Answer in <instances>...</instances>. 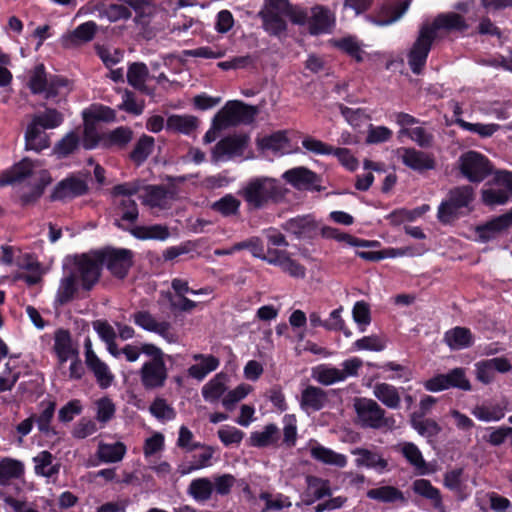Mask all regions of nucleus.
Here are the masks:
<instances>
[{
  "mask_svg": "<svg viewBox=\"0 0 512 512\" xmlns=\"http://www.w3.org/2000/svg\"><path fill=\"white\" fill-rule=\"evenodd\" d=\"M249 141L250 138L245 133L232 134L222 138L211 151V161L218 163L243 156Z\"/></svg>",
  "mask_w": 512,
  "mask_h": 512,
  "instance_id": "obj_11",
  "label": "nucleus"
},
{
  "mask_svg": "<svg viewBox=\"0 0 512 512\" xmlns=\"http://www.w3.org/2000/svg\"><path fill=\"white\" fill-rule=\"evenodd\" d=\"M68 85V80L58 75L47 77L42 63L29 71L28 87L33 94H45V98H54L61 88Z\"/></svg>",
  "mask_w": 512,
  "mask_h": 512,
  "instance_id": "obj_9",
  "label": "nucleus"
},
{
  "mask_svg": "<svg viewBox=\"0 0 512 512\" xmlns=\"http://www.w3.org/2000/svg\"><path fill=\"white\" fill-rule=\"evenodd\" d=\"M195 360H201L200 364L192 365L188 369V373L191 377L202 380L208 373L216 370L219 366V359L213 355H194Z\"/></svg>",
  "mask_w": 512,
  "mask_h": 512,
  "instance_id": "obj_35",
  "label": "nucleus"
},
{
  "mask_svg": "<svg viewBox=\"0 0 512 512\" xmlns=\"http://www.w3.org/2000/svg\"><path fill=\"white\" fill-rule=\"evenodd\" d=\"M98 258V250L75 257L71 273L81 282L84 290H91L100 279L102 263Z\"/></svg>",
  "mask_w": 512,
  "mask_h": 512,
  "instance_id": "obj_8",
  "label": "nucleus"
},
{
  "mask_svg": "<svg viewBox=\"0 0 512 512\" xmlns=\"http://www.w3.org/2000/svg\"><path fill=\"white\" fill-rule=\"evenodd\" d=\"M33 167L34 163L31 159L23 158L10 170L4 172L0 176V186L11 185L15 182L22 181L31 174Z\"/></svg>",
  "mask_w": 512,
  "mask_h": 512,
  "instance_id": "obj_27",
  "label": "nucleus"
},
{
  "mask_svg": "<svg viewBox=\"0 0 512 512\" xmlns=\"http://www.w3.org/2000/svg\"><path fill=\"white\" fill-rule=\"evenodd\" d=\"M154 148V138L148 135H142L136 142L133 150L130 152V159L137 166L143 164Z\"/></svg>",
  "mask_w": 512,
  "mask_h": 512,
  "instance_id": "obj_43",
  "label": "nucleus"
},
{
  "mask_svg": "<svg viewBox=\"0 0 512 512\" xmlns=\"http://www.w3.org/2000/svg\"><path fill=\"white\" fill-rule=\"evenodd\" d=\"M53 455L49 451H41L33 458L35 473L39 476L51 478L59 473L60 465L53 464Z\"/></svg>",
  "mask_w": 512,
  "mask_h": 512,
  "instance_id": "obj_37",
  "label": "nucleus"
},
{
  "mask_svg": "<svg viewBox=\"0 0 512 512\" xmlns=\"http://www.w3.org/2000/svg\"><path fill=\"white\" fill-rule=\"evenodd\" d=\"M188 493L196 501L204 502L211 498L213 493V482L208 478H197L191 481Z\"/></svg>",
  "mask_w": 512,
  "mask_h": 512,
  "instance_id": "obj_48",
  "label": "nucleus"
},
{
  "mask_svg": "<svg viewBox=\"0 0 512 512\" xmlns=\"http://www.w3.org/2000/svg\"><path fill=\"white\" fill-rule=\"evenodd\" d=\"M283 229L298 238L312 239L318 234V225L311 215L297 216L287 220Z\"/></svg>",
  "mask_w": 512,
  "mask_h": 512,
  "instance_id": "obj_19",
  "label": "nucleus"
},
{
  "mask_svg": "<svg viewBox=\"0 0 512 512\" xmlns=\"http://www.w3.org/2000/svg\"><path fill=\"white\" fill-rule=\"evenodd\" d=\"M49 146L50 140L45 129L31 122L25 132V149L41 152Z\"/></svg>",
  "mask_w": 512,
  "mask_h": 512,
  "instance_id": "obj_25",
  "label": "nucleus"
},
{
  "mask_svg": "<svg viewBox=\"0 0 512 512\" xmlns=\"http://www.w3.org/2000/svg\"><path fill=\"white\" fill-rule=\"evenodd\" d=\"M23 474L24 465L21 461L8 457L0 461V485H7L11 479H18Z\"/></svg>",
  "mask_w": 512,
  "mask_h": 512,
  "instance_id": "obj_38",
  "label": "nucleus"
},
{
  "mask_svg": "<svg viewBox=\"0 0 512 512\" xmlns=\"http://www.w3.org/2000/svg\"><path fill=\"white\" fill-rule=\"evenodd\" d=\"M353 407L356 412L357 423L362 428L391 429L394 425V419L386 417V411L373 399L355 398Z\"/></svg>",
  "mask_w": 512,
  "mask_h": 512,
  "instance_id": "obj_4",
  "label": "nucleus"
},
{
  "mask_svg": "<svg viewBox=\"0 0 512 512\" xmlns=\"http://www.w3.org/2000/svg\"><path fill=\"white\" fill-rule=\"evenodd\" d=\"M143 354L150 357L139 370L142 386L146 390H155L164 387L168 379V369L165 364L164 352L152 343L143 344Z\"/></svg>",
  "mask_w": 512,
  "mask_h": 512,
  "instance_id": "obj_3",
  "label": "nucleus"
},
{
  "mask_svg": "<svg viewBox=\"0 0 512 512\" xmlns=\"http://www.w3.org/2000/svg\"><path fill=\"white\" fill-rule=\"evenodd\" d=\"M116 209L120 216V219L115 220V225L119 228H123L120 221L135 223L139 216L137 203L130 198H123L116 203Z\"/></svg>",
  "mask_w": 512,
  "mask_h": 512,
  "instance_id": "obj_44",
  "label": "nucleus"
},
{
  "mask_svg": "<svg viewBox=\"0 0 512 512\" xmlns=\"http://www.w3.org/2000/svg\"><path fill=\"white\" fill-rule=\"evenodd\" d=\"M367 497L382 503H396L405 504L407 499L403 492L398 488L390 485L373 488L367 491Z\"/></svg>",
  "mask_w": 512,
  "mask_h": 512,
  "instance_id": "obj_29",
  "label": "nucleus"
},
{
  "mask_svg": "<svg viewBox=\"0 0 512 512\" xmlns=\"http://www.w3.org/2000/svg\"><path fill=\"white\" fill-rule=\"evenodd\" d=\"M100 17L107 18L110 22H117L119 20H127L131 17L130 9L123 4H110L102 9L97 8Z\"/></svg>",
  "mask_w": 512,
  "mask_h": 512,
  "instance_id": "obj_58",
  "label": "nucleus"
},
{
  "mask_svg": "<svg viewBox=\"0 0 512 512\" xmlns=\"http://www.w3.org/2000/svg\"><path fill=\"white\" fill-rule=\"evenodd\" d=\"M198 125L199 120L193 115H171L166 121L167 130L182 134L192 133Z\"/></svg>",
  "mask_w": 512,
  "mask_h": 512,
  "instance_id": "obj_33",
  "label": "nucleus"
},
{
  "mask_svg": "<svg viewBox=\"0 0 512 512\" xmlns=\"http://www.w3.org/2000/svg\"><path fill=\"white\" fill-rule=\"evenodd\" d=\"M302 146L315 155H331L334 152L333 146L310 136L302 140Z\"/></svg>",
  "mask_w": 512,
  "mask_h": 512,
  "instance_id": "obj_64",
  "label": "nucleus"
},
{
  "mask_svg": "<svg viewBox=\"0 0 512 512\" xmlns=\"http://www.w3.org/2000/svg\"><path fill=\"white\" fill-rule=\"evenodd\" d=\"M53 349L60 364H64L70 357L78 356V348L73 344L71 333L67 329H57L54 333Z\"/></svg>",
  "mask_w": 512,
  "mask_h": 512,
  "instance_id": "obj_23",
  "label": "nucleus"
},
{
  "mask_svg": "<svg viewBox=\"0 0 512 512\" xmlns=\"http://www.w3.org/2000/svg\"><path fill=\"white\" fill-rule=\"evenodd\" d=\"M335 46L344 53L355 59L357 62L363 61V50L360 43L354 37L342 38L335 42Z\"/></svg>",
  "mask_w": 512,
  "mask_h": 512,
  "instance_id": "obj_61",
  "label": "nucleus"
},
{
  "mask_svg": "<svg viewBox=\"0 0 512 512\" xmlns=\"http://www.w3.org/2000/svg\"><path fill=\"white\" fill-rule=\"evenodd\" d=\"M87 367L93 372L97 383L101 388H108L114 379L113 374L109 371L108 366L97 357L85 362Z\"/></svg>",
  "mask_w": 512,
  "mask_h": 512,
  "instance_id": "obj_45",
  "label": "nucleus"
},
{
  "mask_svg": "<svg viewBox=\"0 0 512 512\" xmlns=\"http://www.w3.org/2000/svg\"><path fill=\"white\" fill-rule=\"evenodd\" d=\"M99 260L111 275L123 280L127 277L134 262V253L126 248L106 247L98 250Z\"/></svg>",
  "mask_w": 512,
  "mask_h": 512,
  "instance_id": "obj_7",
  "label": "nucleus"
},
{
  "mask_svg": "<svg viewBox=\"0 0 512 512\" xmlns=\"http://www.w3.org/2000/svg\"><path fill=\"white\" fill-rule=\"evenodd\" d=\"M262 20L263 29L271 36H281L287 31V22L284 17L296 25H305L307 9L293 5L289 0H264L263 7L258 12Z\"/></svg>",
  "mask_w": 512,
  "mask_h": 512,
  "instance_id": "obj_1",
  "label": "nucleus"
},
{
  "mask_svg": "<svg viewBox=\"0 0 512 512\" xmlns=\"http://www.w3.org/2000/svg\"><path fill=\"white\" fill-rule=\"evenodd\" d=\"M282 178L297 190L320 191L322 189L321 177L304 166L285 171Z\"/></svg>",
  "mask_w": 512,
  "mask_h": 512,
  "instance_id": "obj_15",
  "label": "nucleus"
},
{
  "mask_svg": "<svg viewBox=\"0 0 512 512\" xmlns=\"http://www.w3.org/2000/svg\"><path fill=\"white\" fill-rule=\"evenodd\" d=\"M313 377L320 383L326 386L332 385L337 382L344 381L341 369L320 365L313 370Z\"/></svg>",
  "mask_w": 512,
  "mask_h": 512,
  "instance_id": "obj_53",
  "label": "nucleus"
},
{
  "mask_svg": "<svg viewBox=\"0 0 512 512\" xmlns=\"http://www.w3.org/2000/svg\"><path fill=\"white\" fill-rule=\"evenodd\" d=\"M51 177L48 171L44 170L40 174L39 181L29 188V191H22L20 200L23 205L35 202L43 194L45 187L50 184Z\"/></svg>",
  "mask_w": 512,
  "mask_h": 512,
  "instance_id": "obj_49",
  "label": "nucleus"
},
{
  "mask_svg": "<svg viewBox=\"0 0 512 512\" xmlns=\"http://www.w3.org/2000/svg\"><path fill=\"white\" fill-rule=\"evenodd\" d=\"M329 402L328 393L320 387L308 385L301 392L300 406L305 411H319Z\"/></svg>",
  "mask_w": 512,
  "mask_h": 512,
  "instance_id": "obj_22",
  "label": "nucleus"
},
{
  "mask_svg": "<svg viewBox=\"0 0 512 512\" xmlns=\"http://www.w3.org/2000/svg\"><path fill=\"white\" fill-rule=\"evenodd\" d=\"M227 376L223 373L217 374L202 389V395L206 401L216 402L225 393Z\"/></svg>",
  "mask_w": 512,
  "mask_h": 512,
  "instance_id": "obj_42",
  "label": "nucleus"
},
{
  "mask_svg": "<svg viewBox=\"0 0 512 512\" xmlns=\"http://www.w3.org/2000/svg\"><path fill=\"white\" fill-rule=\"evenodd\" d=\"M512 226V209L499 215L484 225L477 226L475 231L481 242H488Z\"/></svg>",
  "mask_w": 512,
  "mask_h": 512,
  "instance_id": "obj_18",
  "label": "nucleus"
},
{
  "mask_svg": "<svg viewBox=\"0 0 512 512\" xmlns=\"http://www.w3.org/2000/svg\"><path fill=\"white\" fill-rule=\"evenodd\" d=\"M482 202L487 206L504 205L512 199V192L504 186L487 188L481 191Z\"/></svg>",
  "mask_w": 512,
  "mask_h": 512,
  "instance_id": "obj_46",
  "label": "nucleus"
},
{
  "mask_svg": "<svg viewBox=\"0 0 512 512\" xmlns=\"http://www.w3.org/2000/svg\"><path fill=\"white\" fill-rule=\"evenodd\" d=\"M421 26L423 28H427L429 34L434 38V40L441 32H464L469 27L465 18L461 14L455 12L440 13L431 23H423Z\"/></svg>",
  "mask_w": 512,
  "mask_h": 512,
  "instance_id": "obj_13",
  "label": "nucleus"
},
{
  "mask_svg": "<svg viewBox=\"0 0 512 512\" xmlns=\"http://www.w3.org/2000/svg\"><path fill=\"white\" fill-rule=\"evenodd\" d=\"M352 454L358 456L355 460L358 467L364 466L367 468H373L378 472H383L388 467L387 460L371 450L355 448L352 450Z\"/></svg>",
  "mask_w": 512,
  "mask_h": 512,
  "instance_id": "obj_28",
  "label": "nucleus"
},
{
  "mask_svg": "<svg viewBox=\"0 0 512 512\" xmlns=\"http://www.w3.org/2000/svg\"><path fill=\"white\" fill-rule=\"evenodd\" d=\"M472 414L481 421H498L502 419L505 415L504 407L500 405H494V406H476Z\"/></svg>",
  "mask_w": 512,
  "mask_h": 512,
  "instance_id": "obj_60",
  "label": "nucleus"
},
{
  "mask_svg": "<svg viewBox=\"0 0 512 512\" xmlns=\"http://www.w3.org/2000/svg\"><path fill=\"white\" fill-rule=\"evenodd\" d=\"M400 133L410 137L411 140L422 148H429L433 145V135L422 127H415L413 129L403 128Z\"/></svg>",
  "mask_w": 512,
  "mask_h": 512,
  "instance_id": "obj_63",
  "label": "nucleus"
},
{
  "mask_svg": "<svg viewBox=\"0 0 512 512\" xmlns=\"http://www.w3.org/2000/svg\"><path fill=\"white\" fill-rule=\"evenodd\" d=\"M133 139V131L130 127L120 126L112 131L102 134V147L110 148H125Z\"/></svg>",
  "mask_w": 512,
  "mask_h": 512,
  "instance_id": "obj_24",
  "label": "nucleus"
},
{
  "mask_svg": "<svg viewBox=\"0 0 512 512\" xmlns=\"http://www.w3.org/2000/svg\"><path fill=\"white\" fill-rule=\"evenodd\" d=\"M258 147L262 150L282 152L289 144V140L283 131H277L257 141Z\"/></svg>",
  "mask_w": 512,
  "mask_h": 512,
  "instance_id": "obj_52",
  "label": "nucleus"
},
{
  "mask_svg": "<svg viewBox=\"0 0 512 512\" xmlns=\"http://www.w3.org/2000/svg\"><path fill=\"white\" fill-rule=\"evenodd\" d=\"M399 155L405 166L420 173L436 167V161L432 154L415 148H401Z\"/></svg>",
  "mask_w": 512,
  "mask_h": 512,
  "instance_id": "obj_17",
  "label": "nucleus"
},
{
  "mask_svg": "<svg viewBox=\"0 0 512 512\" xmlns=\"http://www.w3.org/2000/svg\"><path fill=\"white\" fill-rule=\"evenodd\" d=\"M98 25L94 21H87L80 24L73 31L62 37V44L66 48L80 46L94 39Z\"/></svg>",
  "mask_w": 512,
  "mask_h": 512,
  "instance_id": "obj_21",
  "label": "nucleus"
},
{
  "mask_svg": "<svg viewBox=\"0 0 512 512\" xmlns=\"http://www.w3.org/2000/svg\"><path fill=\"white\" fill-rule=\"evenodd\" d=\"M307 493L311 494L313 498L306 501L307 505L312 504L316 500H320L326 496H331L332 491L330 488L329 480L322 479L317 476H306Z\"/></svg>",
  "mask_w": 512,
  "mask_h": 512,
  "instance_id": "obj_36",
  "label": "nucleus"
},
{
  "mask_svg": "<svg viewBox=\"0 0 512 512\" xmlns=\"http://www.w3.org/2000/svg\"><path fill=\"white\" fill-rule=\"evenodd\" d=\"M458 168L461 175L471 183H481L492 175L493 165L483 154L477 151H467L458 159Z\"/></svg>",
  "mask_w": 512,
  "mask_h": 512,
  "instance_id": "obj_5",
  "label": "nucleus"
},
{
  "mask_svg": "<svg viewBox=\"0 0 512 512\" xmlns=\"http://www.w3.org/2000/svg\"><path fill=\"white\" fill-rule=\"evenodd\" d=\"M433 42L434 38L429 34L427 28L421 26L418 36L407 54L408 65L414 74L422 73Z\"/></svg>",
  "mask_w": 512,
  "mask_h": 512,
  "instance_id": "obj_12",
  "label": "nucleus"
},
{
  "mask_svg": "<svg viewBox=\"0 0 512 512\" xmlns=\"http://www.w3.org/2000/svg\"><path fill=\"white\" fill-rule=\"evenodd\" d=\"M402 454L411 465L420 471L421 474L425 473L426 462L421 451L414 443H404L402 447Z\"/></svg>",
  "mask_w": 512,
  "mask_h": 512,
  "instance_id": "obj_59",
  "label": "nucleus"
},
{
  "mask_svg": "<svg viewBox=\"0 0 512 512\" xmlns=\"http://www.w3.org/2000/svg\"><path fill=\"white\" fill-rule=\"evenodd\" d=\"M257 113L255 107L241 101H228L214 116L215 128H229L241 123L249 124Z\"/></svg>",
  "mask_w": 512,
  "mask_h": 512,
  "instance_id": "obj_6",
  "label": "nucleus"
},
{
  "mask_svg": "<svg viewBox=\"0 0 512 512\" xmlns=\"http://www.w3.org/2000/svg\"><path fill=\"white\" fill-rule=\"evenodd\" d=\"M311 457L319 462L337 467H344L347 463L345 455L334 452L322 445L313 446L310 450Z\"/></svg>",
  "mask_w": 512,
  "mask_h": 512,
  "instance_id": "obj_34",
  "label": "nucleus"
},
{
  "mask_svg": "<svg viewBox=\"0 0 512 512\" xmlns=\"http://www.w3.org/2000/svg\"><path fill=\"white\" fill-rule=\"evenodd\" d=\"M412 490L415 494L430 500L434 508H443L441 492L438 488L434 487L429 480L416 479L412 483Z\"/></svg>",
  "mask_w": 512,
  "mask_h": 512,
  "instance_id": "obj_30",
  "label": "nucleus"
},
{
  "mask_svg": "<svg viewBox=\"0 0 512 512\" xmlns=\"http://www.w3.org/2000/svg\"><path fill=\"white\" fill-rule=\"evenodd\" d=\"M374 396L386 407L397 409L400 407L401 397L398 389L388 383H377L373 388Z\"/></svg>",
  "mask_w": 512,
  "mask_h": 512,
  "instance_id": "obj_32",
  "label": "nucleus"
},
{
  "mask_svg": "<svg viewBox=\"0 0 512 512\" xmlns=\"http://www.w3.org/2000/svg\"><path fill=\"white\" fill-rule=\"evenodd\" d=\"M445 343L453 350L468 348L473 344L471 331L465 327H455L445 333Z\"/></svg>",
  "mask_w": 512,
  "mask_h": 512,
  "instance_id": "obj_31",
  "label": "nucleus"
},
{
  "mask_svg": "<svg viewBox=\"0 0 512 512\" xmlns=\"http://www.w3.org/2000/svg\"><path fill=\"white\" fill-rule=\"evenodd\" d=\"M308 31L311 35H321L331 33L335 26V15L323 5H315L310 10V16L307 12Z\"/></svg>",
  "mask_w": 512,
  "mask_h": 512,
  "instance_id": "obj_16",
  "label": "nucleus"
},
{
  "mask_svg": "<svg viewBox=\"0 0 512 512\" xmlns=\"http://www.w3.org/2000/svg\"><path fill=\"white\" fill-rule=\"evenodd\" d=\"M474 200V188L462 185L451 189L448 199L438 207L437 217L442 223H449L456 218L459 209L468 207Z\"/></svg>",
  "mask_w": 512,
  "mask_h": 512,
  "instance_id": "obj_10",
  "label": "nucleus"
},
{
  "mask_svg": "<svg viewBox=\"0 0 512 512\" xmlns=\"http://www.w3.org/2000/svg\"><path fill=\"white\" fill-rule=\"evenodd\" d=\"M241 202L232 194H226L211 205V209L224 217L237 216Z\"/></svg>",
  "mask_w": 512,
  "mask_h": 512,
  "instance_id": "obj_47",
  "label": "nucleus"
},
{
  "mask_svg": "<svg viewBox=\"0 0 512 512\" xmlns=\"http://www.w3.org/2000/svg\"><path fill=\"white\" fill-rule=\"evenodd\" d=\"M279 439V430L275 424H268L263 431L251 433L249 445L252 447H267L276 443Z\"/></svg>",
  "mask_w": 512,
  "mask_h": 512,
  "instance_id": "obj_39",
  "label": "nucleus"
},
{
  "mask_svg": "<svg viewBox=\"0 0 512 512\" xmlns=\"http://www.w3.org/2000/svg\"><path fill=\"white\" fill-rule=\"evenodd\" d=\"M81 138L78 133L71 131L66 134L54 147V153L65 158L73 154L80 146Z\"/></svg>",
  "mask_w": 512,
  "mask_h": 512,
  "instance_id": "obj_54",
  "label": "nucleus"
},
{
  "mask_svg": "<svg viewBox=\"0 0 512 512\" xmlns=\"http://www.w3.org/2000/svg\"><path fill=\"white\" fill-rule=\"evenodd\" d=\"M77 279L75 278V275H73L71 272L61 279L57 294H56V302L59 305H64L70 302L74 294L77 291Z\"/></svg>",
  "mask_w": 512,
  "mask_h": 512,
  "instance_id": "obj_50",
  "label": "nucleus"
},
{
  "mask_svg": "<svg viewBox=\"0 0 512 512\" xmlns=\"http://www.w3.org/2000/svg\"><path fill=\"white\" fill-rule=\"evenodd\" d=\"M130 232L134 237L142 240L153 239L163 241L170 236L168 227L161 224L136 226Z\"/></svg>",
  "mask_w": 512,
  "mask_h": 512,
  "instance_id": "obj_41",
  "label": "nucleus"
},
{
  "mask_svg": "<svg viewBox=\"0 0 512 512\" xmlns=\"http://www.w3.org/2000/svg\"><path fill=\"white\" fill-rule=\"evenodd\" d=\"M455 122L464 130L476 133L481 137H490L499 129L498 124L470 123L460 118H457Z\"/></svg>",
  "mask_w": 512,
  "mask_h": 512,
  "instance_id": "obj_62",
  "label": "nucleus"
},
{
  "mask_svg": "<svg viewBox=\"0 0 512 512\" xmlns=\"http://www.w3.org/2000/svg\"><path fill=\"white\" fill-rule=\"evenodd\" d=\"M87 190L88 186L84 180L78 177H68L55 186L51 198L53 200L71 199L84 195Z\"/></svg>",
  "mask_w": 512,
  "mask_h": 512,
  "instance_id": "obj_20",
  "label": "nucleus"
},
{
  "mask_svg": "<svg viewBox=\"0 0 512 512\" xmlns=\"http://www.w3.org/2000/svg\"><path fill=\"white\" fill-rule=\"evenodd\" d=\"M62 121L63 117L57 110L46 109L43 113L35 115L31 122L46 130L58 127Z\"/></svg>",
  "mask_w": 512,
  "mask_h": 512,
  "instance_id": "obj_57",
  "label": "nucleus"
},
{
  "mask_svg": "<svg viewBox=\"0 0 512 512\" xmlns=\"http://www.w3.org/2000/svg\"><path fill=\"white\" fill-rule=\"evenodd\" d=\"M426 390L438 392L449 388H458L469 391L471 385L466 378L465 371L462 368H454L447 374H438L424 383Z\"/></svg>",
  "mask_w": 512,
  "mask_h": 512,
  "instance_id": "obj_14",
  "label": "nucleus"
},
{
  "mask_svg": "<svg viewBox=\"0 0 512 512\" xmlns=\"http://www.w3.org/2000/svg\"><path fill=\"white\" fill-rule=\"evenodd\" d=\"M410 424L419 435L427 438L429 442L442 431L441 426L434 419L425 418L423 414L417 412L411 415Z\"/></svg>",
  "mask_w": 512,
  "mask_h": 512,
  "instance_id": "obj_26",
  "label": "nucleus"
},
{
  "mask_svg": "<svg viewBox=\"0 0 512 512\" xmlns=\"http://www.w3.org/2000/svg\"><path fill=\"white\" fill-rule=\"evenodd\" d=\"M126 454V446L122 442L112 444H99L97 455L102 462L116 463L123 459Z\"/></svg>",
  "mask_w": 512,
  "mask_h": 512,
  "instance_id": "obj_40",
  "label": "nucleus"
},
{
  "mask_svg": "<svg viewBox=\"0 0 512 512\" xmlns=\"http://www.w3.org/2000/svg\"><path fill=\"white\" fill-rule=\"evenodd\" d=\"M288 192L279 180L261 176L250 179L241 187L238 195L244 199L249 210H261L284 202Z\"/></svg>",
  "mask_w": 512,
  "mask_h": 512,
  "instance_id": "obj_2",
  "label": "nucleus"
},
{
  "mask_svg": "<svg viewBox=\"0 0 512 512\" xmlns=\"http://www.w3.org/2000/svg\"><path fill=\"white\" fill-rule=\"evenodd\" d=\"M41 406H43V410L38 417L35 418V422L37 423L38 429L40 432L44 434H50L51 432L55 434V431L50 427V423L54 417L56 404L53 401L42 402Z\"/></svg>",
  "mask_w": 512,
  "mask_h": 512,
  "instance_id": "obj_56",
  "label": "nucleus"
},
{
  "mask_svg": "<svg viewBox=\"0 0 512 512\" xmlns=\"http://www.w3.org/2000/svg\"><path fill=\"white\" fill-rule=\"evenodd\" d=\"M148 77V68L144 63H132L127 71L128 83L138 90L145 89V81Z\"/></svg>",
  "mask_w": 512,
  "mask_h": 512,
  "instance_id": "obj_55",
  "label": "nucleus"
},
{
  "mask_svg": "<svg viewBox=\"0 0 512 512\" xmlns=\"http://www.w3.org/2000/svg\"><path fill=\"white\" fill-rule=\"evenodd\" d=\"M144 189L143 204L151 208L163 207L169 195L168 189L162 185H147Z\"/></svg>",
  "mask_w": 512,
  "mask_h": 512,
  "instance_id": "obj_51",
  "label": "nucleus"
}]
</instances>
